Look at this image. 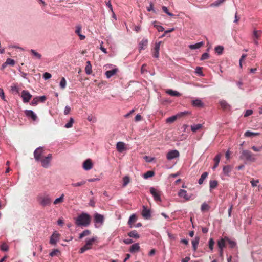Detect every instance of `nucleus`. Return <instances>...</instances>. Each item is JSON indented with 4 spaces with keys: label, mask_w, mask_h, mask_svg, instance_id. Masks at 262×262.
Listing matches in <instances>:
<instances>
[{
    "label": "nucleus",
    "mask_w": 262,
    "mask_h": 262,
    "mask_svg": "<svg viewBox=\"0 0 262 262\" xmlns=\"http://www.w3.org/2000/svg\"><path fill=\"white\" fill-rule=\"evenodd\" d=\"M130 182V179L129 176H126L123 178V187H125Z\"/></svg>",
    "instance_id": "nucleus-33"
},
{
    "label": "nucleus",
    "mask_w": 262,
    "mask_h": 262,
    "mask_svg": "<svg viewBox=\"0 0 262 262\" xmlns=\"http://www.w3.org/2000/svg\"><path fill=\"white\" fill-rule=\"evenodd\" d=\"M74 123V119L72 118H70L69 121L65 125L66 128H70L72 127Z\"/></svg>",
    "instance_id": "nucleus-47"
},
{
    "label": "nucleus",
    "mask_w": 262,
    "mask_h": 262,
    "mask_svg": "<svg viewBox=\"0 0 262 262\" xmlns=\"http://www.w3.org/2000/svg\"><path fill=\"white\" fill-rule=\"evenodd\" d=\"M139 249H140V246H139V244L136 243V244L132 245L130 246V249H129V251L131 253L136 252L139 251Z\"/></svg>",
    "instance_id": "nucleus-22"
},
{
    "label": "nucleus",
    "mask_w": 262,
    "mask_h": 262,
    "mask_svg": "<svg viewBox=\"0 0 262 262\" xmlns=\"http://www.w3.org/2000/svg\"><path fill=\"white\" fill-rule=\"evenodd\" d=\"M75 224L77 226H88L91 221V217L89 214L86 213H82L74 219Z\"/></svg>",
    "instance_id": "nucleus-1"
},
{
    "label": "nucleus",
    "mask_w": 262,
    "mask_h": 262,
    "mask_svg": "<svg viewBox=\"0 0 262 262\" xmlns=\"http://www.w3.org/2000/svg\"><path fill=\"white\" fill-rule=\"evenodd\" d=\"M229 244L230 248H234L236 246V243L235 241L231 240L229 237H228V239H227V244Z\"/></svg>",
    "instance_id": "nucleus-36"
},
{
    "label": "nucleus",
    "mask_w": 262,
    "mask_h": 262,
    "mask_svg": "<svg viewBox=\"0 0 262 262\" xmlns=\"http://www.w3.org/2000/svg\"><path fill=\"white\" fill-rule=\"evenodd\" d=\"M93 164L91 159L86 160L83 163V168L85 170H89L92 168Z\"/></svg>",
    "instance_id": "nucleus-15"
},
{
    "label": "nucleus",
    "mask_w": 262,
    "mask_h": 262,
    "mask_svg": "<svg viewBox=\"0 0 262 262\" xmlns=\"http://www.w3.org/2000/svg\"><path fill=\"white\" fill-rule=\"evenodd\" d=\"M21 97L23 98V102L24 103H27L29 101L32 97V95L28 91L23 90L21 92Z\"/></svg>",
    "instance_id": "nucleus-9"
},
{
    "label": "nucleus",
    "mask_w": 262,
    "mask_h": 262,
    "mask_svg": "<svg viewBox=\"0 0 262 262\" xmlns=\"http://www.w3.org/2000/svg\"><path fill=\"white\" fill-rule=\"evenodd\" d=\"M30 52L36 59H40L41 58V55L36 52L35 50L31 49L30 50Z\"/></svg>",
    "instance_id": "nucleus-32"
},
{
    "label": "nucleus",
    "mask_w": 262,
    "mask_h": 262,
    "mask_svg": "<svg viewBox=\"0 0 262 262\" xmlns=\"http://www.w3.org/2000/svg\"><path fill=\"white\" fill-rule=\"evenodd\" d=\"M240 157L242 159H244L248 162H253L256 161L254 154L248 150H243Z\"/></svg>",
    "instance_id": "nucleus-2"
},
{
    "label": "nucleus",
    "mask_w": 262,
    "mask_h": 262,
    "mask_svg": "<svg viewBox=\"0 0 262 262\" xmlns=\"http://www.w3.org/2000/svg\"><path fill=\"white\" fill-rule=\"evenodd\" d=\"M81 27L80 25H78L76 26L75 33L78 35L81 34Z\"/></svg>",
    "instance_id": "nucleus-52"
},
{
    "label": "nucleus",
    "mask_w": 262,
    "mask_h": 262,
    "mask_svg": "<svg viewBox=\"0 0 262 262\" xmlns=\"http://www.w3.org/2000/svg\"><path fill=\"white\" fill-rule=\"evenodd\" d=\"M207 176L208 173L207 172H203L200 178L199 179L198 183L200 185L203 184L204 180L207 178Z\"/></svg>",
    "instance_id": "nucleus-34"
},
{
    "label": "nucleus",
    "mask_w": 262,
    "mask_h": 262,
    "mask_svg": "<svg viewBox=\"0 0 262 262\" xmlns=\"http://www.w3.org/2000/svg\"><path fill=\"white\" fill-rule=\"evenodd\" d=\"M178 195L185 200L188 201L190 199V196H189L187 193L186 190L184 189H181L178 192Z\"/></svg>",
    "instance_id": "nucleus-16"
},
{
    "label": "nucleus",
    "mask_w": 262,
    "mask_h": 262,
    "mask_svg": "<svg viewBox=\"0 0 262 262\" xmlns=\"http://www.w3.org/2000/svg\"><path fill=\"white\" fill-rule=\"evenodd\" d=\"M147 44H148V40L147 39H143L139 43L140 51H141V50L144 49V48L146 47H147Z\"/></svg>",
    "instance_id": "nucleus-21"
},
{
    "label": "nucleus",
    "mask_w": 262,
    "mask_h": 262,
    "mask_svg": "<svg viewBox=\"0 0 262 262\" xmlns=\"http://www.w3.org/2000/svg\"><path fill=\"white\" fill-rule=\"evenodd\" d=\"M192 104L194 106L202 107L203 106V103L201 100L196 99L192 101Z\"/></svg>",
    "instance_id": "nucleus-24"
},
{
    "label": "nucleus",
    "mask_w": 262,
    "mask_h": 262,
    "mask_svg": "<svg viewBox=\"0 0 262 262\" xmlns=\"http://www.w3.org/2000/svg\"><path fill=\"white\" fill-rule=\"evenodd\" d=\"M160 42L156 43L153 51V56L158 58L159 55Z\"/></svg>",
    "instance_id": "nucleus-18"
},
{
    "label": "nucleus",
    "mask_w": 262,
    "mask_h": 262,
    "mask_svg": "<svg viewBox=\"0 0 262 262\" xmlns=\"http://www.w3.org/2000/svg\"><path fill=\"white\" fill-rule=\"evenodd\" d=\"M250 183L253 187H255L257 186V184L259 183L258 180H255L253 179L250 181Z\"/></svg>",
    "instance_id": "nucleus-51"
},
{
    "label": "nucleus",
    "mask_w": 262,
    "mask_h": 262,
    "mask_svg": "<svg viewBox=\"0 0 262 262\" xmlns=\"http://www.w3.org/2000/svg\"><path fill=\"white\" fill-rule=\"evenodd\" d=\"M218 182L216 180H211L209 182V187L210 189H214L216 187Z\"/></svg>",
    "instance_id": "nucleus-38"
},
{
    "label": "nucleus",
    "mask_w": 262,
    "mask_h": 262,
    "mask_svg": "<svg viewBox=\"0 0 262 262\" xmlns=\"http://www.w3.org/2000/svg\"><path fill=\"white\" fill-rule=\"evenodd\" d=\"M85 72L86 74L90 75L92 73V65L90 61H88L86 62V65L85 68Z\"/></svg>",
    "instance_id": "nucleus-23"
},
{
    "label": "nucleus",
    "mask_w": 262,
    "mask_h": 262,
    "mask_svg": "<svg viewBox=\"0 0 262 262\" xmlns=\"http://www.w3.org/2000/svg\"><path fill=\"white\" fill-rule=\"evenodd\" d=\"M116 149L119 152H122L126 150L125 144L123 142H118L116 144Z\"/></svg>",
    "instance_id": "nucleus-17"
},
{
    "label": "nucleus",
    "mask_w": 262,
    "mask_h": 262,
    "mask_svg": "<svg viewBox=\"0 0 262 262\" xmlns=\"http://www.w3.org/2000/svg\"><path fill=\"white\" fill-rule=\"evenodd\" d=\"M5 64L13 66L15 64V61L11 58H8L6 60V61L5 62Z\"/></svg>",
    "instance_id": "nucleus-49"
},
{
    "label": "nucleus",
    "mask_w": 262,
    "mask_h": 262,
    "mask_svg": "<svg viewBox=\"0 0 262 262\" xmlns=\"http://www.w3.org/2000/svg\"><path fill=\"white\" fill-rule=\"evenodd\" d=\"M38 100V102H43L47 99V97L45 96L37 97Z\"/></svg>",
    "instance_id": "nucleus-59"
},
{
    "label": "nucleus",
    "mask_w": 262,
    "mask_h": 262,
    "mask_svg": "<svg viewBox=\"0 0 262 262\" xmlns=\"http://www.w3.org/2000/svg\"><path fill=\"white\" fill-rule=\"evenodd\" d=\"M24 113L26 117L31 118L33 121H36L37 116L32 110H26L24 111Z\"/></svg>",
    "instance_id": "nucleus-12"
},
{
    "label": "nucleus",
    "mask_w": 262,
    "mask_h": 262,
    "mask_svg": "<svg viewBox=\"0 0 262 262\" xmlns=\"http://www.w3.org/2000/svg\"><path fill=\"white\" fill-rule=\"evenodd\" d=\"M85 181L82 180L77 183H74L71 184V186L74 187H80L85 184Z\"/></svg>",
    "instance_id": "nucleus-40"
},
{
    "label": "nucleus",
    "mask_w": 262,
    "mask_h": 262,
    "mask_svg": "<svg viewBox=\"0 0 262 262\" xmlns=\"http://www.w3.org/2000/svg\"><path fill=\"white\" fill-rule=\"evenodd\" d=\"M71 111V108L69 106H66L64 110V115L68 114Z\"/></svg>",
    "instance_id": "nucleus-62"
},
{
    "label": "nucleus",
    "mask_w": 262,
    "mask_h": 262,
    "mask_svg": "<svg viewBox=\"0 0 262 262\" xmlns=\"http://www.w3.org/2000/svg\"><path fill=\"white\" fill-rule=\"evenodd\" d=\"M154 175V172L151 170L147 171L144 174V178L145 179H147L148 178L151 177Z\"/></svg>",
    "instance_id": "nucleus-46"
},
{
    "label": "nucleus",
    "mask_w": 262,
    "mask_h": 262,
    "mask_svg": "<svg viewBox=\"0 0 262 262\" xmlns=\"http://www.w3.org/2000/svg\"><path fill=\"white\" fill-rule=\"evenodd\" d=\"M227 239H228V237L225 236L217 241V244L219 249H223V248L226 247Z\"/></svg>",
    "instance_id": "nucleus-13"
},
{
    "label": "nucleus",
    "mask_w": 262,
    "mask_h": 262,
    "mask_svg": "<svg viewBox=\"0 0 262 262\" xmlns=\"http://www.w3.org/2000/svg\"><path fill=\"white\" fill-rule=\"evenodd\" d=\"M150 192L152 195L155 200L157 201H161V198H160V192L154 187H151L150 188Z\"/></svg>",
    "instance_id": "nucleus-8"
},
{
    "label": "nucleus",
    "mask_w": 262,
    "mask_h": 262,
    "mask_svg": "<svg viewBox=\"0 0 262 262\" xmlns=\"http://www.w3.org/2000/svg\"><path fill=\"white\" fill-rule=\"evenodd\" d=\"M0 97L2 98V99L3 100L6 101L4 92L3 90L1 88H0Z\"/></svg>",
    "instance_id": "nucleus-57"
},
{
    "label": "nucleus",
    "mask_w": 262,
    "mask_h": 262,
    "mask_svg": "<svg viewBox=\"0 0 262 262\" xmlns=\"http://www.w3.org/2000/svg\"><path fill=\"white\" fill-rule=\"evenodd\" d=\"M91 231L89 230H85L79 235V238H82L84 236H88L90 234Z\"/></svg>",
    "instance_id": "nucleus-42"
},
{
    "label": "nucleus",
    "mask_w": 262,
    "mask_h": 262,
    "mask_svg": "<svg viewBox=\"0 0 262 262\" xmlns=\"http://www.w3.org/2000/svg\"><path fill=\"white\" fill-rule=\"evenodd\" d=\"M247 55L246 54H243L240 58L239 60V66L241 68L242 67V61L245 59V58L246 57Z\"/></svg>",
    "instance_id": "nucleus-61"
},
{
    "label": "nucleus",
    "mask_w": 262,
    "mask_h": 262,
    "mask_svg": "<svg viewBox=\"0 0 262 262\" xmlns=\"http://www.w3.org/2000/svg\"><path fill=\"white\" fill-rule=\"evenodd\" d=\"M43 148L42 147L37 148L34 152V158L37 161H39L41 158L43 153Z\"/></svg>",
    "instance_id": "nucleus-11"
},
{
    "label": "nucleus",
    "mask_w": 262,
    "mask_h": 262,
    "mask_svg": "<svg viewBox=\"0 0 262 262\" xmlns=\"http://www.w3.org/2000/svg\"><path fill=\"white\" fill-rule=\"evenodd\" d=\"M232 169V167L230 165L225 166L223 167V172L225 174L228 176L229 175V173L231 171Z\"/></svg>",
    "instance_id": "nucleus-31"
},
{
    "label": "nucleus",
    "mask_w": 262,
    "mask_h": 262,
    "mask_svg": "<svg viewBox=\"0 0 262 262\" xmlns=\"http://www.w3.org/2000/svg\"><path fill=\"white\" fill-rule=\"evenodd\" d=\"M66 86V80L64 77H62L60 82V86L62 89H64Z\"/></svg>",
    "instance_id": "nucleus-48"
},
{
    "label": "nucleus",
    "mask_w": 262,
    "mask_h": 262,
    "mask_svg": "<svg viewBox=\"0 0 262 262\" xmlns=\"http://www.w3.org/2000/svg\"><path fill=\"white\" fill-rule=\"evenodd\" d=\"M202 127V124H197L194 125H192L191 126V130L193 132H196L197 130H199Z\"/></svg>",
    "instance_id": "nucleus-37"
},
{
    "label": "nucleus",
    "mask_w": 262,
    "mask_h": 262,
    "mask_svg": "<svg viewBox=\"0 0 262 262\" xmlns=\"http://www.w3.org/2000/svg\"><path fill=\"white\" fill-rule=\"evenodd\" d=\"M137 218L135 214H132L128 220V224L130 226V227H132V225L136 222Z\"/></svg>",
    "instance_id": "nucleus-28"
},
{
    "label": "nucleus",
    "mask_w": 262,
    "mask_h": 262,
    "mask_svg": "<svg viewBox=\"0 0 262 262\" xmlns=\"http://www.w3.org/2000/svg\"><path fill=\"white\" fill-rule=\"evenodd\" d=\"M96 239V238L95 237H93L91 239H86L85 240V244L80 249L79 253H83L85 251L91 249L92 248V245Z\"/></svg>",
    "instance_id": "nucleus-4"
},
{
    "label": "nucleus",
    "mask_w": 262,
    "mask_h": 262,
    "mask_svg": "<svg viewBox=\"0 0 262 262\" xmlns=\"http://www.w3.org/2000/svg\"><path fill=\"white\" fill-rule=\"evenodd\" d=\"M226 0H216L214 3L210 4L211 7H218L223 4Z\"/></svg>",
    "instance_id": "nucleus-39"
},
{
    "label": "nucleus",
    "mask_w": 262,
    "mask_h": 262,
    "mask_svg": "<svg viewBox=\"0 0 262 262\" xmlns=\"http://www.w3.org/2000/svg\"><path fill=\"white\" fill-rule=\"evenodd\" d=\"M221 159V154H217L214 158V161L216 163H220Z\"/></svg>",
    "instance_id": "nucleus-58"
},
{
    "label": "nucleus",
    "mask_w": 262,
    "mask_h": 262,
    "mask_svg": "<svg viewBox=\"0 0 262 262\" xmlns=\"http://www.w3.org/2000/svg\"><path fill=\"white\" fill-rule=\"evenodd\" d=\"M52 155L49 154L47 157H45L42 159L40 158V160L39 161L41 162L42 166L45 168L48 167L52 159Z\"/></svg>",
    "instance_id": "nucleus-5"
},
{
    "label": "nucleus",
    "mask_w": 262,
    "mask_h": 262,
    "mask_svg": "<svg viewBox=\"0 0 262 262\" xmlns=\"http://www.w3.org/2000/svg\"><path fill=\"white\" fill-rule=\"evenodd\" d=\"M209 208L210 206L206 203H203L201 206V211L203 212L208 211L209 209Z\"/></svg>",
    "instance_id": "nucleus-45"
},
{
    "label": "nucleus",
    "mask_w": 262,
    "mask_h": 262,
    "mask_svg": "<svg viewBox=\"0 0 262 262\" xmlns=\"http://www.w3.org/2000/svg\"><path fill=\"white\" fill-rule=\"evenodd\" d=\"M209 54L207 53H204L202 55V56L201 57V60H204L205 59H207L209 58Z\"/></svg>",
    "instance_id": "nucleus-54"
},
{
    "label": "nucleus",
    "mask_w": 262,
    "mask_h": 262,
    "mask_svg": "<svg viewBox=\"0 0 262 262\" xmlns=\"http://www.w3.org/2000/svg\"><path fill=\"white\" fill-rule=\"evenodd\" d=\"M118 69H114L111 70L107 71L105 72V75L107 78H111L113 75H115L116 73L118 72Z\"/></svg>",
    "instance_id": "nucleus-20"
},
{
    "label": "nucleus",
    "mask_w": 262,
    "mask_h": 262,
    "mask_svg": "<svg viewBox=\"0 0 262 262\" xmlns=\"http://www.w3.org/2000/svg\"><path fill=\"white\" fill-rule=\"evenodd\" d=\"M1 249L2 251H7L9 249V247L7 244L3 243L1 246Z\"/></svg>",
    "instance_id": "nucleus-50"
},
{
    "label": "nucleus",
    "mask_w": 262,
    "mask_h": 262,
    "mask_svg": "<svg viewBox=\"0 0 262 262\" xmlns=\"http://www.w3.org/2000/svg\"><path fill=\"white\" fill-rule=\"evenodd\" d=\"M204 45L203 42H198L194 45H190L189 46V48L191 50H195L197 49H199L201 47H202Z\"/></svg>",
    "instance_id": "nucleus-27"
},
{
    "label": "nucleus",
    "mask_w": 262,
    "mask_h": 262,
    "mask_svg": "<svg viewBox=\"0 0 262 262\" xmlns=\"http://www.w3.org/2000/svg\"><path fill=\"white\" fill-rule=\"evenodd\" d=\"M199 237H195V238L192 241V247L194 251H196L197 249L198 245L199 243Z\"/></svg>",
    "instance_id": "nucleus-25"
},
{
    "label": "nucleus",
    "mask_w": 262,
    "mask_h": 262,
    "mask_svg": "<svg viewBox=\"0 0 262 262\" xmlns=\"http://www.w3.org/2000/svg\"><path fill=\"white\" fill-rule=\"evenodd\" d=\"M185 114V113H184V112H181L179 114H178L176 115H174V116H171L170 117H168L166 119V122L167 123H172L174 122L177 119V118L178 117H180L183 116Z\"/></svg>",
    "instance_id": "nucleus-10"
},
{
    "label": "nucleus",
    "mask_w": 262,
    "mask_h": 262,
    "mask_svg": "<svg viewBox=\"0 0 262 262\" xmlns=\"http://www.w3.org/2000/svg\"><path fill=\"white\" fill-rule=\"evenodd\" d=\"M220 105L221 107L225 110H227L230 108L229 105L227 103L226 101L222 100L220 101Z\"/></svg>",
    "instance_id": "nucleus-30"
},
{
    "label": "nucleus",
    "mask_w": 262,
    "mask_h": 262,
    "mask_svg": "<svg viewBox=\"0 0 262 262\" xmlns=\"http://www.w3.org/2000/svg\"><path fill=\"white\" fill-rule=\"evenodd\" d=\"M179 152L177 150H172L169 151L166 155V158L168 160H171L174 158L179 157Z\"/></svg>",
    "instance_id": "nucleus-6"
},
{
    "label": "nucleus",
    "mask_w": 262,
    "mask_h": 262,
    "mask_svg": "<svg viewBox=\"0 0 262 262\" xmlns=\"http://www.w3.org/2000/svg\"><path fill=\"white\" fill-rule=\"evenodd\" d=\"M38 103V100L37 99V97H36L33 98V99L32 100L31 104L32 105H36Z\"/></svg>",
    "instance_id": "nucleus-56"
},
{
    "label": "nucleus",
    "mask_w": 262,
    "mask_h": 262,
    "mask_svg": "<svg viewBox=\"0 0 262 262\" xmlns=\"http://www.w3.org/2000/svg\"><path fill=\"white\" fill-rule=\"evenodd\" d=\"M51 76V74L48 72L45 73L43 75V77L45 80L50 79Z\"/></svg>",
    "instance_id": "nucleus-53"
},
{
    "label": "nucleus",
    "mask_w": 262,
    "mask_h": 262,
    "mask_svg": "<svg viewBox=\"0 0 262 262\" xmlns=\"http://www.w3.org/2000/svg\"><path fill=\"white\" fill-rule=\"evenodd\" d=\"M94 221L97 223L102 224L104 222V216L101 214L96 213L94 215Z\"/></svg>",
    "instance_id": "nucleus-19"
},
{
    "label": "nucleus",
    "mask_w": 262,
    "mask_h": 262,
    "mask_svg": "<svg viewBox=\"0 0 262 262\" xmlns=\"http://www.w3.org/2000/svg\"><path fill=\"white\" fill-rule=\"evenodd\" d=\"M258 135H259V133L252 132L249 131V130L246 131L244 134L245 136L247 137H251V136H257Z\"/></svg>",
    "instance_id": "nucleus-41"
},
{
    "label": "nucleus",
    "mask_w": 262,
    "mask_h": 262,
    "mask_svg": "<svg viewBox=\"0 0 262 262\" xmlns=\"http://www.w3.org/2000/svg\"><path fill=\"white\" fill-rule=\"evenodd\" d=\"M60 236V235L57 231L54 232L50 237V243L52 245H56L59 241Z\"/></svg>",
    "instance_id": "nucleus-7"
},
{
    "label": "nucleus",
    "mask_w": 262,
    "mask_h": 262,
    "mask_svg": "<svg viewBox=\"0 0 262 262\" xmlns=\"http://www.w3.org/2000/svg\"><path fill=\"white\" fill-rule=\"evenodd\" d=\"M224 50L223 47L221 46H218L215 48V51L218 54L221 55L222 54Z\"/></svg>",
    "instance_id": "nucleus-44"
},
{
    "label": "nucleus",
    "mask_w": 262,
    "mask_h": 262,
    "mask_svg": "<svg viewBox=\"0 0 262 262\" xmlns=\"http://www.w3.org/2000/svg\"><path fill=\"white\" fill-rule=\"evenodd\" d=\"M142 215L143 216V217L145 219H150L151 217L150 210L149 209H148L146 206H143Z\"/></svg>",
    "instance_id": "nucleus-14"
},
{
    "label": "nucleus",
    "mask_w": 262,
    "mask_h": 262,
    "mask_svg": "<svg viewBox=\"0 0 262 262\" xmlns=\"http://www.w3.org/2000/svg\"><path fill=\"white\" fill-rule=\"evenodd\" d=\"M59 252V251L58 249H54L50 253V256L51 257H53L57 254Z\"/></svg>",
    "instance_id": "nucleus-55"
},
{
    "label": "nucleus",
    "mask_w": 262,
    "mask_h": 262,
    "mask_svg": "<svg viewBox=\"0 0 262 262\" xmlns=\"http://www.w3.org/2000/svg\"><path fill=\"white\" fill-rule=\"evenodd\" d=\"M251 148L253 150H254V151H256V152H259L262 150V148H261V146L257 147L255 146H253L251 147Z\"/></svg>",
    "instance_id": "nucleus-60"
},
{
    "label": "nucleus",
    "mask_w": 262,
    "mask_h": 262,
    "mask_svg": "<svg viewBox=\"0 0 262 262\" xmlns=\"http://www.w3.org/2000/svg\"><path fill=\"white\" fill-rule=\"evenodd\" d=\"M214 245V241L213 238H211L208 241V247L211 251H213V246Z\"/></svg>",
    "instance_id": "nucleus-43"
},
{
    "label": "nucleus",
    "mask_w": 262,
    "mask_h": 262,
    "mask_svg": "<svg viewBox=\"0 0 262 262\" xmlns=\"http://www.w3.org/2000/svg\"><path fill=\"white\" fill-rule=\"evenodd\" d=\"M253 113V111L252 110H246L245 114H244V117H248L250 115H251Z\"/></svg>",
    "instance_id": "nucleus-63"
},
{
    "label": "nucleus",
    "mask_w": 262,
    "mask_h": 262,
    "mask_svg": "<svg viewBox=\"0 0 262 262\" xmlns=\"http://www.w3.org/2000/svg\"><path fill=\"white\" fill-rule=\"evenodd\" d=\"M64 194H62L59 198L55 199L53 203L54 204L57 205L62 203L64 201Z\"/></svg>",
    "instance_id": "nucleus-35"
},
{
    "label": "nucleus",
    "mask_w": 262,
    "mask_h": 262,
    "mask_svg": "<svg viewBox=\"0 0 262 262\" xmlns=\"http://www.w3.org/2000/svg\"><path fill=\"white\" fill-rule=\"evenodd\" d=\"M128 235L130 237L135 238H139L140 237L139 234L136 230H133L128 233Z\"/></svg>",
    "instance_id": "nucleus-29"
},
{
    "label": "nucleus",
    "mask_w": 262,
    "mask_h": 262,
    "mask_svg": "<svg viewBox=\"0 0 262 262\" xmlns=\"http://www.w3.org/2000/svg\"><path fill=\"white\" fill-rule=\"evenodd\" d=\"M166 93L172 96H180L181 94L177 91L169 89L166 91Z\"/></svg>",
    "instance_id": "nucleus-26"
},
{
    "label": "nucleus",
    "mask_w": 262,
    "mask_h": 262,
    "mask_svg": "<svg viewBox=\"0 0 262 262\" xmlns=\"http://www.w3.org/2000/svg\"><path fill=\"white\" fill-rule=\"evenodd\" d=\"M154 26L155 27H156L157 29L158 30V31H161V32H162L164 30V28L161 26H160V25H154Z\"/></svg>",
    "instance_id": "nucleus-64"
},
{
    "label": "nucleus",
    "mask_w": 262,
    "mask_h": 262,
    "mask_svg": "<svg viewBox=\"0 0 262 262\" xmlns=\"http://www.w3.org/2000/svg\"><path fill=\"white\" fill-rule=\"evenodd\" d=\"M37 201L39 204L43 207L50 205L52 202V200L48 194L39 196L37 198Z\"/></svg>",
    "instance_id": "nucleus-3"
}]
</instances>
